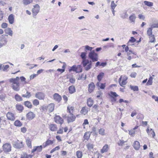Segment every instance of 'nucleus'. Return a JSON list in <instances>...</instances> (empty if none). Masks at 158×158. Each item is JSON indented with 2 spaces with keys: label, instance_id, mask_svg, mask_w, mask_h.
<instances>
[{
  "label": "nucleus",
  "instance_id": "1",
  "mask_svg": "<svg viewBox=\"0 0 158 158\" xmlns=\"http://www.w3.org/2000/svg\"><path fill=\"white\" fill-rule=\"evenodd\" d=\"M19 77L11 78L9 79V81L11 83V87L15 91H18L20 90V83L19 82Z\"/></svg>",
  "mask_w": 158,
  "mask_h": 158
},
{
  "label": "nucleus",
  "instance_id": "2",
  "mask_svg": "<svg viewBox=\"0 0 158 158\" xmlns=\"http://www.w3.org/2000/svg\"><path fill=\"white\" fill-rule=\"evenodd\" d=\"M88 56L93 62L97 61L98 60V54L95 53L94 50L92 51L89 52Z\"/></svg>",
  "mask_w": 158,
  "mask_h": 158
},
{
  "label": "nucleus",
  "instance_id": "3",
  "mask_svg": "<svg viewBox=\"0 0 158 158\" xmlns=\"http://www.w3.org/2000/svg\"><path fill=\"white\" fill-rule=\"evenodd\" d=\"M71 71L75 72L77 73L81 72H82V68L81 65H78L77 66L76 65H74L71 67L69 69V72Z\"/></svg>",
  "mask_w": 158,
  "mask_h": 158
},
{
  "label": "nucleus",
  "instance_id": "4",
  "mask_svg": "<svg viewBox=\"0 0 158 158\" xmlns=\"http://www.w3.org/2000/svg\"><path fill=\"white\" fill-rule=\"evenodd\" d=\"M13 144L14 147L16 148L20 149L24 147L23 142L21 141H19L18 140L14 141Z\"/></svg>",
  "mask_w": 158,
  "mask_h": 158
},
{
  "label": "nucleus",
  "instance_id": "5",
  "mask_svg": "<svg viewBox=\"0 0 158 158\" xmlns=\"http://www.w3.org/2000/svg\"><path fill=\"white\" fill-rule=\"evenodd\" d=\"M3 150L5 152H8L11 150V146L10 143H6L2 146Z\"/></svg>",
  "mask_w": 158,
  "mask_h": 158
},
{
  "label": "nucleus",
  "instance_id": "6",
  "mask_svg": "<svg viewBox=\"0 0 158 158\" xmlns=\"http://www.w3.org/2000/svg\"><path fill=\"white\" fill-rule=\"evenodd\" d=\"M35 96L39 100H44L45 95L44 93L42 92H38L35 93Z\"/></svg>",
  "mask_w": 158,
  "mask_h": 158
},
{
  "label": "nucleus",
  "instance_id": "7",
  "mask_svg": "<svg viewBox=\"0 0 158 158\" xmlns=\"http://www.w3.org/2000/svg\"><path fill=\"white\" fill-rule=\"evenodd\" d=\"M6 116L8 119L9 120L13 121L15 119V114L10 112H8L6 114Z\"/></svg>",
  "mask_w": 158,
  "mask_h": 158
},
{
  "label": "nucleus",
  "instance_id": "8",
  "mask_svg": "<svg viewBox=\"0 0 158 158\" xmlns=\"http://www.w3.org/2000/svg\"><path fill=\"white\" fill-rule=\"evenodd\" d=\"M53 97L54 100L58 102H60L62 99L61 96L57 93H55Z\"/></svg>",
  "mask_w": 158,
  "mask_h": 158
},
{
  "label": "nucleus",
  "instance_id": "9",
  "mask_svg": "<svg viewBox=\"0 0 158 158\" xmlns=\"http://www.w3.org/2000/svg\"><path fill=\"white\" fill-rule=\"evenodd\" d=\"M39 10L40 6L38 4L34 5L33 8L32 10L33 15H36L39 12Z\"/></svg>",
  "mask_w": 158,
  "mask_h": 158
},
{
  "label": "nucleus",
  "instance_id": "10",
  "mask_svg": "<svg viewBox=\"0 0 158 158\" xmlns=\"http://www.w3.org/2000/svg\"><path fill=\"white\" fill-rule=\"evenodd\" d=\"M55 122L57 123L62 124L64 122V120L59 115H56L54 118Z\"/></svg>",
  "mask_w": 158,
  "mask_h": 158
},
{
  "label": "nucleus",
  "instance_id": "11",
  "mask_svg": "<svg viewBox=\"0 0 158 158\" xmlns=\"http://www.w3.org/2000/svg\"><path fill=\"white\" fill-rule=\"evenodd\" d=\"M27 118L28 120L33 119L35 117V115L32 112H28L26 115Z\"/></svg>",
  "mask_w": 158,
  "mask_h": 158
},
{
  "label": "nucleus",
  "instance_id": "12",
  "mask_svg": "<svg viewBox=\"0 0 158 158\" xmlns=\"http://www.w3.org/2000/svg\"><path fill=\"white\" fill-rule=\"evenodd\" d=\"M66 78L69 79V81L72 84H74L75 82V78L73 75L70 74L67 75Z\"/></svg>",
  "mask_w": 158,
  "mask_h": 158
},
{
  "label": "nucleus",
  "instance_id": "13",
  "mask_svg": "<svg viewBox=\"0 0 158 158\" xmlns=\"http://www.w3.org/2000/svg\"><path fill=\"white\" fill-rule=\"evenodd\" d=\"M136 16L135 14H131L129 17V20L131 23H135L136 19Z\"/></svg>",
  "mask_w": 158,
  "mask_h": 158
},
{
  "label": "nucleus",
  "instance_id": "14",
  "mask_svg": "<svg viewBox=\"0 0 158 158\" xmlns=\"http://www.w3.org/2000/svg\"><path fill=\"white\" fill-rule=\"evenodd\" d=\"M42 150V145L38 146H35L33 147V149L31 151L32 152H34L37 151L38 152H41Z\"/></svg>",
  "mask_w": 158,
  "mask_h": 158
},
{
  "label": "nucleus",
  "instance_id": "15",
  "mask_svg": "<svg viewBox=\"0 0 158 158\" xmlns=\"http://www.w3.org/2000/svg\"><path fill=\"white\" fill-rule=\"evenodd\" d=\"M8 20L10 24H12L14 23L15 16L13 14H10L8 16Z\"/></svg>",
  "mask_w": 158,
  "mask_h": 158
},
{
  "label": "nucleus",
  "instance_id": "16",
  "mask_svg": "<svg viewBox=\"0 0 158 158\" xmlns=\"http://www.w3.org/2000/svg\"><path fill=\"white\" fill-rule=\"evenodd\" d=\"M147 132L148 135H152V137L154 138L155 136V133L153 130L152 128L149 129V127L146 130Z\"/></svg>",
  "mask_w": 158,
  "mask_h": 158
},
{
  "label": "nucleus",
  "instance_id": "17",
  "mask_svg": "<svg viewBox=\"0 0 158 158\" xmlns=\"http://www.w3.org/2000/svg\"><path fill=\"white\" fill-rule=\"evenodd\" d=\"M76 118V117L73 114H70L68 117L67 121L68 123L74 121Z\"/></svg>",
  "mask_w": 158,
  "mask_h": 158
},
{
  "label": "nucleus",
  "instance_id": "18",
  "mask_svg": "<svg viewBox=\"0 0 158 158\" xmlns=\"http://www.w3.org/2000/svg\"><path fill=\"white\" fill-rule=\"evenodd\" d=\"M95 85L93 82H91L89 85L88 90L90 93L92 92L95 88Z\"/></svg>",
  "mask_w": 158,
  "mask_h": 158
},
{
  "label": "nucleus",
  "instance_id": "19",
  "mask_svg": "<svg viewBox=\"0 0 158 158\" xmlns=\"http://www.w3.org/2000/svg\"><path fill=\"white\" fill-rule=\"evenodd\" d=\"M109 149V147L108 145L105 144L102 148V149L101 150V152L103 153L104 152H107Z\"/></svg>",
  "mask_w": 158,
  "mask_h": 158
},
{
  "label": "nucleus",
  "instance_id": "20",
  "mask_svg": "<svg viewBox=\"0 0 158 158\" xmlns=\"http://www.w3.org/2000/svg\"><path fill=\"white\" fill-rule=\"evenodd\" d=\"M20 79L22 83V84L24 85L26 84L29 83V81H26V78L22 76L19 77V80Z\"/></svg>",
  "mask_w": 158,
  "mask_h": 158
},
{
  "label": "nucleus",
  "instance_id": "21",
  "mask_svg": "<svg viewBox=\"0 0 158 158\" xmlns=\"http://www.w3.org/2000/svg\"><path fill=\"white\" fill-rule=\"evenodd\" d=\"M54 104L53 103H51L49 104L47 106L48 109L50 112H52L54 110Z\"/></svg>",
  "mask_w": 158,
  "mask_h": 158
},
{
  "label": "nucleus",
  "instance_id": "22",
  "mask_svg": "<svg viewBox=\"0 0 158 158\" xmlns=\"http://www.w3.org/2000/svg\"><path fill=\"white\" fill-rule=\"evenodd\" d=\"M134 148L136 150H138L140 147L139 143L138 141H135L133 144Z\"/></svg>",
  "mask_w": 158,
  "mask_h": 158
},
{
  "label": "nucleus",
  "instance_id": "23",
  "mask_svg": "<svg viewBox=\"0 0 158 158\" xmlns=\"http://www.w3.org/2000/svg\"><path fill=\"white\" fill-rule=\"evenodd\" d=\"M5 32L6 34L12 36L13 35V31L11 28L8 27L5 30Z\"/></svg>",
  "mask_w": 158,
  "mask_h": 158
},
{
  "label": "nucleus",
  "instance_id": "24",
  "mask_svg": "<svg viewBox=\"0 0 158 158\" xmlns=\"http://www.w3.org/2000/svg\"><path fill=\"white\" fill-rule=\"evenodd\" d=\"M49 128L52 131H55L57 130L56 125L55 124H51L49 126Z\"/></svg>",
  "mask_w": 158,
  "mask_h": 158
},
{
  "label": "nucleus",
  "instance_id": "25",
  "mask_svg": "<svg viewBox=\"0 0 158 158\" xmlns=\"http://www.w3.org/2000/svg\"><path fill=\"white\" fill-rule=\"evenodd\" d=\"M80 112L82 114L85 115L88 112V108L86 106L83 107Z\"/></svg>",
  "mask_w": 158,
  "mask_h": 158
},
{
  "label": "nucleus",
  "instance_id": "26",
  "mask_svg": "<svg viewBox=\"0 0 158 158\" xmlns=\"http://www.w3.org/2000/svg\"><path fill=\"white\" fill-rule=\"evenodd\" d=\"M69 93L71 94H73L76 92V89L75 86L73 85H71L69 86Z\"/></svg>",
  "mask_w": 158,
  "mask_h": 158
},
{
  "label": "nucleus",
  "instance_id": "27",
  "mask_svg": "<svg viewBox=\"0 0 158 158\" xmlns=\"http://www.w3.org/2000/svg\"><path fill=\"white\" fill-rule=\"evenodd\" d=\"M53 143V141L48 139L45 143L43 144V147L45 148L48 145L52 144Z\"/></svg>",
  "mask_w": 158,
  "mask_h": 158
},
{
  "label": "nucleus",
  "instance_id": "28",
  "mask_svg": "<svg viewBox=\"0 0 158 158\" xmlns=\"http://www.w3.org/2000/svg\"><path fill=\"white\" fill-rule=\"evenodd\" d=\"M136 41V39L134 38L133 37H131V39L129 40L127 43V44L128 45H133V43Z\"/></svg>",
  "mask_w": 158,
  "mask_h": 158
},
{
  "label": "nucleus",
  "instance_id": "29",
  "mask_svg": "<svg viewBox=\"0 0 158 158\" xmlns=\"http://www.w3.org/2000/svg\"><path fill=\"white\" fill-rule=\"evenodd\" d=\"M92 132H86L84 135V138L85 139L88 140L89 138L90 135Z\"/></svg>",
  "mask_w": 158,
  "mask_h": 158
},
{
  "label": "nucleus",
  "instance_id": "30",
  "mask_svg": "<svg viewBox=\"0 0 158 158\" xmlns=\"http://www.w3.org/2000/svg\"><path fill=\"white\" fill-rule=\"evenodd\" d=\"M90 63L89 60L87 59L82 60L81 64L83 65V67L86 66L87 65L89 64Z\"/></svg>",
  "mask_w": 158,
  "mask_h": 158
},
{
  "label": "nucleus",
  "instance_id": "31",
  "mask_svg": "<svg viewBox=\"0 0 158 158\" xmlns=\"http://www.w3.org/2000/svg\"><path fill=\"white\" fill-rule=\"evenodd\" d=\"M94 101L91 98H89L87 100V104L89 107H91L93 105Z\"/></svg>",
  "mask_w": 158,
  "mask_h": 158
},
{
  "label": "nucleus",
  "instance_id": "32",
  "mask_svg": "<svg viewBox=\"0 0 158 158\" xmlns=\"http://www.w3.org/2000/svg\"><path fill=\"white\" fill-rule=\"evenodd\" d=\"M32 155H27L26 153H23L21 155L20 158H31Z\"/></svg>",
  "mask_w": 158,
  "mask_h": 158
},
{
  "label": "nucleus",
  "instance_id": "33",
  "mask_svg": "<svg viewBox=\"0 0 158 158\" xmlns=\"http://www.w3.org/2000/svg\"><path fill=\"white\" fill-rule=\"evenodd\" d=\"M127 77L125 76H124L123 77V79L122 81V82L121 83V84H120V85L121 86H123V85H126L127 84Z\"/></svg>",
  "mask_w": 158,
  "mask_h": 158
},
{
  "label": "nucleus",
  "instance_id": "34",
  "mask_svg": "<svg viewBox=\"0 0 158 158\" xmlns=\"http://www.w3.org/2000/svg\"><path fill=\"white\" fill-rule=\"evenodd\" d=\"M143 3L146 6L149 7H152L153 5V2L146 1H144Z\"/></svg>",
  "mask_w": 158,
  "mask_h": 158
},
{
  "label": "nucleus",
  "instance_id": "35",
  "mask_svg": "<svg viewBox=\"0 0 158 158\" xmlns=\"http://www.w3.org/2000/svg\"><path fill=\"white\" fill-rule=\"evenodd\" d=\"M86 146L89 150H91L94 148V145L93 143H89L86 144Z\"/></svg>",
  "mask_w": 158,
  "mask_h": 158
},
{
  "label": "nucleus",
  "instance_id": "36",
  "mask_svg": "<svg viewBox=\"0 0 158 158\" xmlns=\"http://www.w3.org/2000/svg\"><path fill=\"white\" fill-rule=\"evenodd\" d=\"M74 107L73 106H68L67 107V110L70 114H72L73 112Z\"/></svg>",
  "mask_w": 158,
  "mask_h": 158
},
{
  "label": "nucleus",
  "instance_id": "37",
  "mask_svg": "<svg viewBox=\"0 0 158 158\" xmlns=\"http://www.w3.org/2000/svg\"><path fill=\"white\" fill-rule=\"evenodd\" d=\"M148 36H149V42L151 43H154L155 41V38L154 35H152Z\"/></svg>",
  "mask_w": 158,
  "mask_h": 158
},
{
  "label": "nucleus",
  "instance_id": "38",
  "mask_svg": "<svg viewBox=\"0 0 158 158\" xmlns=\"http://www.w3.org/2000/svg\"><path fill=\"white\" fill-rule=\"evenodd\" d=\"M26 143L27 145L30 148H31V141L30 139H27L26 140Z\"/></svg>",
  "mask_w": 158,
  "mask_h": 158
},
{
  "label": "nucleus",
  "instance_id": "39",
  "mask_svg": "<svg viewBox=\"0 0 158 158\" xmlns=\"http://www.w3.org/2000/svg\"><path fill=\"white\" fill-rule=\"evenodd\" d=\"M25 105L27 107L31 108L32 107V105L31 103L28 101H27L24 102Z\"/></svg>",
  "mask_w": 158,
  "mask_h": 158
},
{
  "label": "nucleus",
  "instance_id": "40",
  "mask_svg": "<svg viewBox=\"0 0 158 158\" xmlns=\"http://www.w3.org/2000/svg\"><path fill=\"white\" fill-rule=\"evenodd\" d=\"M14 125L17 127H21L22 126V123L19 120L15 121L14 123Z\"/></svg>",
  "mask_w": 158,
  "mask_h": 158
},
{
  "label": "nucleus",
  "instance_id": "41",
  "mask_svg": "<svg viewBox=\"0 0 158 158\" xmlns=\"http://www.w3.org/2000/svg\"><path fill=\"white\" fill-rule=\"evenodd\" d=\"M15 99L17 101H20L22 100V97L18 94H16L15 96Z\"/></svg>",
  "mask_w": 158,
  "mask_h": 158
},
{
  "label": "nucleus",
  "instance_id": "42",
  "mask_svg": "<svg viewBox=\"0 0 158 158\" xmlns=\"http://www.w3.org/2000/svg\"><path fill=\"white\" fill-rule=\"evenodd\" d=\"M152 29L151 27H149L147 29V34L148 36H149L153 35L152 34Z\"/></svg>",
  "mask_w": 158,
  "mask_h": 158
},
{
  "label": "nucleus",
  "instance_id": "43",
  "mask_svg": "<svg viewBox=\"0 0 158 158\" xmlns=\"http://www.w3.org/2000/svg\"><path fill=\"white\" fill-rule=\"evenodd\" d=\"M32 0H23V2L24 5H26L32 3Z\"/></svg>",
  "mask_w": 158,
  "mask_h": 158
},
{
  "label": "nucleus",
  "instance_id": "44",
  "mask_svg": "<svg viewBox=\"0 0 158 158\" xmlns=\"http://www.w3.org/2000/svg\"><path fill=\"white\" fill-rule=\"evenodd\" d=\"M16 109L19 111H22L23 109V106L19 104H17L16 105Z\"/></svg>",
  "mask_w": 158,
  "mask_h": 158
},
{
  "label": "nucleus",
  "instance_id": "45",
  "mask_svg": "<svg viewBox=\"0 0 158 158\" xmlns=\"http://www.w3.org/2000/svg\"><path fill=\"white\" fill-rule=\"evenodd\" d=\"M104 73H100L97 76V78L98 81H100L104 76Z\"/></svg>",
  "mask_w": 158,
  "mask_h": 158
},
{
  "label": "nucleus",
  "instance_id": "46",
  "mask_svg": "<svg viewBox=\"0 0 158 158\" xmlns=\"http://www.w3.org/2000/svg\"><path fill=\"white\" fill-rule=\"evenodd\" d=\"M150 27L152 29L154 28H158V21H156L155 23H154L150 25Z\"/></svg>",
  "mask_w": 158,
  "mask_h": 158
},
{
  "label": "nucleus",
  "instance_id": "47",
  "mask_svg": "<svg viewBox=\"0 0 158 158\" xmlns=\"http://www.w3.org/2000/svg\"><path fill=\"white\" fill-rule=\"evenodd\" d=\"M92 66V62L91 61H90V63L89 64L87 65L86 66L84 67L86 70L88 71L91 68Z\"/></svg>",
  "mask_w": 158,
  "mask_h": 158
},
{
  "label": "nucleus",
  "instance_id": "48",
  "mask_svg": "<svg viewBox=\"0 0 158 158\" xmlns=\"http://www.w3.org/2000/svg\"><path fill=\"white\" fill-rule=\"evenodd\" d=\"M76 155L78 158H81L82 157V152L80 151H78L76 152Z\"/></svg>",
  "mask_w": 158,
  "mask_h": 158
},
{
  "label": "nucleus",
  "instance_id": "49",
  "mask_svg": "<svg viewBox=\"0 0 158 158\" xmlns=\"http://www.w3.org/2000/svg\"><path fill=\"white\" fill-rule=\"evenodd\" d=\"M130 88L131 90L134 91H137L138 90V87L137 86H133L131 85H130Z\"/></svg>",
  "mask_w": 158,
  "mask_h": 158
},
{
  "label": "nucleus",
  "instance_id": "50",
  "mask_svg": "<svg viewBox=\"0 0 158 158\" xmlns=\"http://www.w3.org/2000/svg\"><path fill=\"white\" fill-rule=\"evenodd\" d=\"M22 96L24 98H29L31 97V94L30 92L27 91L26 94H22Z\"/></svg>",
  "mask_w": 158,
  "mask_h": 158
},
{
  "label": "nucleus",
  "instance_id": "51",
  "mask_svg": "<svg viewBox=\"0 0 158 158\" xmlns=\"http://www.w3.org/2000/svg\"><path fill=\"white\" fill-rule=\"evenodd\" d=\"M152 80H153V78L152 77H150L149 80L147 82V85H152Z\"/></svg>",
  "mask_w": 158,
  "mask_h": 158
},
{
  "label": "nucleus",
  "instance_id": "52",
  "mask_svg": "<svg viewBox=\"0 0 158 158\" xmlns=\"http://www.w3.org/2000/svg\"><path fill=\"white\" fill-rule=\"evenodd\" d=\"M9 67L8 65H3L2 67V69L4 71H7V69Z\"/></svg>",
  "mask_w": 158,
  "mask_h": 158
},
{
  "label": "nucleus",
  "instance_id": "53",
  "mask_svg": "<svg viewBox=\"0 0 158 158\" xmlns=\"http://www.w3.org/2000/svg\"><path fill=\"white\" fill-rule=\"evenodd\" d=\"M86 53L85 52H82L81 53L80 56L81 57L82 60L86 59Z\"/></svg>",
  "mask_w": 158,
  "mask_h": 158
},
{
  "label": "nucleus",
  "instance_id": "54",
  "mask_svg": "<svg viewBox=\"0 0 158 158\" xmlns=\"http://www.w3.org/2000/svg\"><path fill=\"white\" fill-rule=\"evenodd\" d=\"M117 5L116 4L114 1H112L111 2V7L112 10H114L115 7Z\"/></svg>",
  "mask_w": 158,
  "mask_h": 158
},
{
  "label": "nucleus",
  "instance_id": "55",
  "mask_svg": "<svg viewBox=\"0 0 158 158\" xmlns=\"http://www.w3.org/2000/svg\"><path fill=\"white\" fill-rule=\"evenodd\" d=\"M105 130L103 128L100 129L99 131V133L100 134L104 135H105Z\"/></svg>",
  "mask_w": 158,
  "mask_h": 158
},
{
  "label": "nucleus",
  "instance_id": "56",
  "mask_svg": "<svg viewBox=\"0 0 158 158\" xmlns=\"http://www.w3.org/2000/svg\"><path fill=\"white\" fill-rule=\"evenodd\" d=\"M128 17V15L126 12H124L122 14L121 17L123 19H125L127 18Z\"/></svg>",
  "mask_w": 158,
  "mask_h": 158
},
{
  "label": "nucleus",
  "instance_id": "57",
  "mask_svg": "<svg viewBox=\"0 0 158 158\" xmlns=\"http://www.w3.org/2000/svg\"><path fill=\"white\" fill-rule=\"evenodd\" d=\"M33 104L35 106H37L39 104V102L37 99H35L33 101Z\"/></svg>",
  "mask_w": 158,
  "mask_h": 158
},
{
  "label": "nucleus",
  "instance_id": "58",
  "mask_svg": "<svg viewBox=\"0 0 158 158\" xmlns=\"http://www.w3.org/2000/svg\"><path fill=\"white\" fill-rule=\"evenodd\" d=\"M125 142V141L123 140H120L118 143V144L119 146H122Z\"/></svg>",
  "mask_w": 158,
  "mask_h": 158
},
{
  "label": "nucleus",
  "instance_id": "59",
  "mask_svg": "<svg viewBox=\"0 0 158 158\" xmlns=\"http://www.w3.org/2000/svg\"><path fill=\"white\" fill-rule=\"evenodd\" d=\"M60 148V147H59V146H57L56 147L54 148L50 152L51 153H52L53 152H55L56 151L58 150H59Z\"/></svg>",
  "mask_w": 158,
  "mask_h": 158
},
{
  "label": "nucleus",
  "instance_id": "60",
  "mask_svg": "<svg viewBox=\"0 0 158 158\" xmlns=\"http://www.w3.org/2000/svg\"><path fill=\"white\" fill-rule=\"evenodd\" d=\"M85 50H87L89 51H91L93 49V48L91 47H90L88 45H86L84 46Z\"/></svg>",
  "mask_w": 158,
  "mask_h": 158
},
{
  "label": "nucleus",
  "instance_id": "61",
  "mask_svg": "<svg viewBox=\"0 0 158 158\" xmlns=\"http://www.w3.org/2000/svg\"><path fill=\"white\" fill-rule=\"evenodd\" d=\"M138 18L144 20L145 19V16L142 14H139L138 15Z\"/></svg>",
  "mask_w": 158,
  "mask_h": 158
},
{
  "label": "nucleus",
  "instance_id": "62",
  "mask_svg": "<svg viewBox=\"0 0 158 158\" xmlns=\"http://www.w3.org/2000/svg\"><path fill=\"white\" fill-rule=\"evenodd\" d=\"M135 133V131L134 130L132 129L129 131V134L132 136H133L134 135Z\"/></svg>",
  "mask_w": 158,
  "mask_h": 158
},
{
  "label": "nucleus",
  "instance_id": "63",
  "mask_svg": "<svg viewBox=\"0 0 158 158\" xmlns=\"http://www.w3.org/2000/svg\"><path fill=\"white\" fill-rule=\"evenodd\" d=\"M8 26V24L6 23H3L1 25V27L3 28H6Z\"/></svg>",
  "mask_w": 158,
  "mask_h": 158
},
{
  "label": "nucleus",
  "instance_id": "64",
  "mask_svg": "<svg viewBox=\"0 0 158 158\" xmlns=\"http://www.w3.org/2000/svg\"><path fill=\"white\" fill-rule=\"evenodd\" d=\"M47 106H43L41 107L40 109L42 110L43 111H45L47 110Z\"/></svg>",
  "mask_w": 158,
  "mask_h": 158
}]
</instances>
